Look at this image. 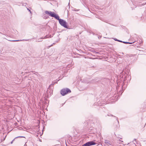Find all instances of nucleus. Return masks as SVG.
Instances as JSON below:
<instances>
[{"mask_svg":"<svg viewBox=\"0 0 146 146\" xmlns=\"http://www.w3.org/2000/svg\"><path fill=\"white\" fill-rule=\"evenodd\" d=\"M27 9L31 13V10L27 8Z\"/></svg>","mask_w":146,"mask_h":146,"instance_id":"obj_14","label":"nucleus"},{"mask_svg":"<svg viewBox=\"0 0 146 146\" xmlns=\"http://www.w3.org/2000/svg\"><path fill=\"white\" fill-rule=\"evenodd\" d=\"M52 17L55 18L57 20H58L59 21L60 19H61L59 18V17L58 16V15L56 14L55 13H54Z\"/></svg>","mask_w":146,"mask_h":146,"instance_id":"obj_6","label":"nucleus"},{"mask_svg":"<svg viewBox=\"0 0 146 146\" xmlns=\"http://www.w3.org/2000/svg\"><path fill=\"white\" fill-rule=\"evenodd\" d=\"M71 92V91L70 89L68 88H66L62 89L61 90L60 93L62 96H64Z\"/></svg>","mask_w":146,"mask_h":146,"instance_id":"obj_1","label":"nucleus"},{"mask_svg":"<svg viewBox=\"0 0 146 146\" xmlns=\"http://www.w3.org/2000/svg\"><path fill=\"white\" fill-rule=\"evenodd\" d=\"M5 138H4L3 139V141H4V140H5Z\"/></svg>","mask_w":146,"mask_h":146,"instance_id":"obj_18","label":"nucleus"},{"mask_svg":"<svg viewBox=\"0 0 146 146\" xmlns=\"http://www.w3.org/2000/svg\"><path fill=\"white\" fill-rule=\"evenodd\" d=\"M60 24L64 28L68 29V27L67 25V23L63 19H61L59 21Z\"/></svg>","mask_w":146,"mask_h":146,"instance_id":"obj_2","label":"nucleus"},{"mask_svg":"<svg viewBox=\"0 0 146 146\" xmlns=\"http://www.w3.org/2000/svg\"><path fill=\"white\" fill-rule=\"evenodd\" d=\"M44 18L45 19H46L48 18V16H46V14H44Z\"/></svg>","mask_w":146,"mask_h":146,"instance_id":"obj_9","label":"nucleus"},{"mask_svg":"<svg viewBox=\"0 0 146 146\" xmlns=\"http://www.w3.org/2000/svg\"><path fill=\"white\" fill-rule=\"evenodd\" d=\"M104 143L108 146H109V145H111L112 146H114L113 145H112V143L109 140H105Z\"/></svg>","mask_w":146,"mask_h":146,"instance_id":"obj_5","label":"nucleus"},{"mask_svg":"<svg viewBox=\"0 0 146 146\" xmlns=\"http://www.w3.org/2000/svg\"><path fill=\"white\" fill-rule=\"evenodd\" d=\"M29 40V39H23V40H10L12 42H17V41H27Z\"/></svg>","mask_w":146,"mask_h":146,"instance_id":"obj_7","label":"nucleus"},{"mask_svg":"<svg viewBox=\"0 0 146 146\" xmlns=\"http://www.w3.org/2000/svg\"><path fill=\"white\" fill-rule=\"evenodd\" d=\"M15 139H14L11 142V143L12 144L13 143V141Z\"/></svg>","mask_w":146,"mask_h":146,"instance_id":"obj_16","label":"nucleus"},{"mask_svg":"<svg viewBox=\"0 0 146 146\" xmlns=\"http://www.w3.org/2000/svg\"><path fill=\"white\" fill-rule=\"evenodd\" d=\"M23 137V136H19V137H16V138H18V137Z\"/></svg>","mask_w":146,"mask_h":146,"instance_id":"obj_13","label":"nucleus"},{"mask_svg":"<svg viewBox=\"0 0 146 146\" xmlns=\"http://www.w3.org/2000/svg\"><path fill=\"white\" fill-rule=\"evenodd\" d=\"M46 14H48L49 16L51 17H53V15L54 13V12H52L51 11H46L45 12Z\"/></svg>","mask_w":146,"mask_h":146,"instance_id":"obj_4","label":"nucleus"},{"mask_svg":"<svg viewBox=\"0 0 146 146\" xmlns=\"http://www.w3.org/2000/svg\"><path fill=\"white\" fill-rule=\"evenodd\" d=\"M70 65H68V67H70Z\"/></svg>","mask_w":146,"mask_h":146,"instance_id":"obj_17","label":"nucleus"},{"mask_svg":"<svg viewBox=\"0 0 146 146\" xmlns=\"http://www.w3.org/2000/svg\"><path fill=\"white\" fill-rule=\"evenodd\" d=\"M108 116H113L111 115V114H108Z\"/></svg>","mask_w":146,"mask_h":146,"instance_id":"obj_12","label":"nucleus"},{"mask_svg":"<svg viewBox=\"0 0 146 146\" xmlns=\"http://www.w3.org/2000/svg\"><path fill=\"white\" fill-rule=\"evenodd\" d=\"M26 3H23L22 4V5L23 6H26Z\"/></svg>","mask_w":146,"mask_h":146,"instance_id":"obj_11","label":"nucleus"},{"mask_svg":"<svg viewBox=\"0 0 146 146\" xmlns=\"http://www.w3.org/2000/svg\"><path fill=\"white\" fill-rule=\"evenodd\" d=\"M123 43H125V44H132V42L131 43V42H125V41H123Z\"/></svg>","mask_w":146,"mask_h":146,"instance_id":"obj_8","label":"nucleus"},{"mask_svg":"<svg viewBox=\"0 0 146 146\" xmlns=\"http://www.w3.org/2000/svg\"><path fill=\"white\" fill-rule=\"evenodd\" d=\"M118 42H123V41H121V40H118Z\"/></svg>","mask_w":146,"mask_h":146,"instance_id":"obj_15","label":"nucleus"},{"mask_svg":"<svg viewBox=\"0 0 146 146\" xmlns=\"http://www.w3.org/2000/svg\"><path fill=\"white\" fill-rule=\"evenodd\" d=\"M44 38H47V37H46V36H45L44 37Z\"/></svg>","mask_w":146,"mask_h":146,"instance_id":"obj_19","label":"nucleus"},{"mask_svg":"<svg viewBox=\"0 0 146 146\" xmlns=\"http://www.w3.org/2000/svg\"><path fill=\"white\" fill-rule=\"evenodd\" d=\"M96 144V143L93 141L88 142L82 146H90Z\"/></svg>","mask_w":146,"mask_h":146,"instance_id":"obj_3","label":"nucleus"},{"mask_svg":"<svg viewBox=\"0 0 146 146\" xmlns=\"http://www.w3.org/2000/svg\"><path fill=\"white\" fill-rule=\"evenodd\" d=\"M113 39H114L115 40V41H118V40H118L117 39V38H113Z\"/></svg>","mask_w":146,"mask_h":146,"instance_id":"obj_10","label":"nucleus"},{"mask_svg":"<svg viewBox=\"0 0 146 146\" xmlns=\"http://www.w3.org/2000/svg\"><path fill=\"white\" fill-rule=\"evenodd\" d=\"M43 38H43V37H42V38H41V39H43Z\"/></svg>","mask_w":146,"mask_h":146,"instance_id":"obj_20","label":"nucleus"}]
</instances>
